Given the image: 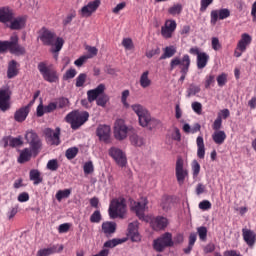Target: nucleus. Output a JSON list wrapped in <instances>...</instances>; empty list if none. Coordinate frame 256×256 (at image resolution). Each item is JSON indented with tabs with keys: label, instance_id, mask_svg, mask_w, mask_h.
Masks as SVG:
<instances>
[{
	"label": "nucleus",
	"instance_id": "f257e3e1",
	"mask_svg": "<svg viewBox=\"0 0 256 256\" xmlns=\"http://www.w3.org/2000/svg\"><path fill=\"white\" fill-rule=\"evenodd\" d=\"M25 139L30 145V148H24L20 152L18 163H27L28 161H31V157H33V155L34 157H37L43 147L41 138H39V135L36 134L34 130H28L25 134Z\"/></svg>",
	"mask_w": 256,
	"mask_h": 256
},
{
	"label": "nucleus",
	"instance_id": "f03ea898",
	"mask_svg": "<svg viewBox=\"0 0 256 256\" xmlns=\"http://www.w3.org/2000/svg\"><path fill=\"white\" fill-rule=\"evenodd\" d=\"M39 39L43 45L52 47V53H59V51L63 49V45H65V40H63V38L57 37L55 32L45 27L40 30Z\"/></svg>",
	"mask_w": 256,
	"mask_h": 256
},
{
	"label": "nucleus",
	"instance_id": "7ed1b4c3",
	"mask_svg": "<svg viewBox=\"0 0 256 256\" xmlns=\"http://www.w3.org/2000/svg\"><path fill=\"white\" fill-rule=\"evenodd\" d=\"M64 121L70 125L73 131H77L83 127L86 121H89V112L73 110L65 116Z\"/></svg>",
	"mask_w": 256,
	"mask_h": 256
},
{
	"label": "nucleus",
	"instance_id": "20e7f679",
	"mask_svg": "<svg viewBox=\"0 0 256 256\" xmlns=\"http://www.w3.org/2000/svg\"><path fill=\"white\" fill-rule=\"evenodd\" d=\"M177 67H179L181 73L179 81L184 82L189 73V67H191V56H189V54H184L182 58L177 56L174 57L170 61V71H174Z\"/></svg>",
	"mask_w": 256,
	"mask_h": 256
},
{
	"label": "nucleus",
	"instance_id": "39448f33",
	"mask_svg": "<svg viewBox=\"0 0 256 256\" xmlns=\"http://www.w3.org/2000/svg\"><path fill=\"white\" fill-rule=\"evenodd\" d=\"M9 51L12 55H23L25 47L19 44V36L13 34L9 41H0V53H7Z\"/></svg>",
	"mask_w": 256,
	"mask_h": 256
},
{
	"label": "nucleus",
	"instance_id": "423d86ee",
	"mask_svg": "<svg viewBox=\"0 0 256 256\" xmlns=\"http://www.w3.org/2000/svg\"><path fill=\"white\" fill-rule=\"evenodd\" d=\"M126 211L127 204H125V198H115L110 202L108 209L110 219H117V217L123 219Z\"/></svg>",
	"mask_w": 256,
	"mask_h": 256
},
{
	"label": "nucleus",
	"instance_id": "0eeeda50",
	"mask_svg": "<svg viewBox=\"0 0 256 256\" xmlns=\"http://www.w3.org/2000/svg\"><path fill=\"white\" fill-rule=\"evenodd\" d=\"M38 71L40 75H42L44 81H47L48 83H57L59 81L57 70L50 68L45 62H40L38 64Z\"/></svg>",
	"mask_w": 256,
	"mask_h": 256
},
{
	"label": "nucleus",
	"instance_id": "6e6552de",
	"mask_svg": "<svg viewBox=\"0 0 256 256\" xmlns=\"http://www.w3.org/2000/svg\"><path fill=\"white\" fill-rule=\"evenodd\" d=\"M153 247L158 253H163L167 247H173V234L165 232L159 238L154 240Z\"/></svg>",
	"mask_w": 256,
	"mask_h": 256
},
{
	"label": "nucleus",
	"instance_id": "1a4fd4ad",
	"mask_svg": "<svg viewBox=\"0 0 256 256\" xmlns=\"http://www.w3.org/2000/svg\"><path fill=\"white\" fill-rule=\"evenodd\" d=\"M129 131H131V127L125 124L124 119L120 118L115 121L113 133H114V138L117 141H125V138L127 137V135H129Z\"/></svg>",
	"mask_w": 256,
	"mask_h": 256
},
{
	"label": "nucleus",
	"instance_id": "9d476101",
	"mask_svg": "<svg viewBox=\"0 0 256 256\" xmlns=\"http://www.w3.org/2000/svg\"><path fill=\"white\" fill-rule=\"evenodd\" d=\"M132 110L138 116L141 127H147L149 123L153 121L151 119V114L149 113L147 108L143 107V105L134 104L132 105Z\"/></svg>",
	"mask_w": 256,
	"mask_h": 256
},
{
	"label": "nucleus",
	"instance_id": "9b49d317",
	"mask_svg": "<svg viewBox=\"0 0 256 256\" xmlns=\"http://www.w3.org/2000/svg\"><path fill=\"white\" fill-rule=\"evenodd\" d=\"M175 175L178 185H183L187 177H189V170L185 168V162L181 157L176 160Z\"/></svg>",
	"mask_w": 256,
	"mask_h": 256
},
{
	"label": "nucleus",
	"instance_id": "f8f14e48",
	"mask_svg": "<svg viewBox=\"0 0 256 256\" xmlns=\"http://www.w3.org/2000/svg\"><path fill=\"white\" fill-rule=\"evenodd\" d=\"M11 88L8 86L0 89V111H9L11 109Z\"/></svg>",
	"mask_w": 256,
	"mask_h": 256
},
{
	"label": "nucleus",
	"instance_id": "ddd939ff",
	"mask_svg": "<svg viewBox=\"0 0 256 256\" xmlns=\"http://www.w3.org/2000/svg\"><path fill=\"white\" fill-rule=\"evenodd\" d=\"M108 155L114 159L115 163L119 167H125L127 165V156L125 155V152L123 150L117 148V147H111L108 150Z\"/></svg>",
	"mask_w": 256,
	"mask_h": 256
},
{
	"label": "nucleus",
	"instance_id": "4468645a",
	"mask_svg": "<svg viewBox=\"0 0 256 256\" xmlns=\"http://www.w3.org/2000/svg\"><path fill=\"white\" fill-rule=\"evenodd\" d=\"M8 23L7 27L8 29H11V31H21V29H25V27H27V16L21 15L15 17L14 14Z\"/></svg>",
	"mask_w": 256,
	"mask_h": 256
},
{
	"label": "nucleus",
	"instance_id": "2eb2a0df",
	"mask_svg": "<svg viewBox=\"0 0 256 256\" xmlns=\"http://www.w3.org/2000/svg\"><path fill=\"white\" fill-rule=\"evenodd\" d=\"M45 136L49 144L54 145V146H59L61 145V128L56 127L55 130L51 128H47L45 130Z\"/></svg>",
	"mask_w": 256,
	"mask_h": 256
},
{
	"label": "nucleus",
	"instance_id": "dca6fc26",
	"mask_svg": "<svg viewBox=\"0 0 256 256\" xmlns=\"http://www.w3.org/2000/svg\"><path fill=\"white\" fill-rule=\"evenodd\" d=\"M231 17V11L227 8L212 10L210 13V24L217 25V21H223Z\"/></svg>",
	"mask_w": 256,
	"mask_h": 256
},
{
	"label": "nucleus",
	"instance_id": "f3484780",
	"mask_svg": "<svg viewBox=\"0 0 256 256\" xmlns=\"http://www.w3.org/2000/svg\"><path fill=\"white\" fill-rule=\"evenodd\" d=\"M96 135L102 143H111V126L99 125L96 130Z\"/></svg>",
	"mask_w": 256,
	"mask_h": 256
},
{
	"label": "nucleus",
	"instance_id": "a211bd4d",
	"mask_svg": "<svg viewBox=\"0 0 256 256\" xmlns=\"http://www.w3.org/2000/svg\"><path fill=\"white\" fill-rule=\"evenodd\" d=\"M148 203L149 202L147 201V198H144L141 201L134 202L132 204V211L136 213V215L141 221H145V209H147Z\"/></svg>",
	"mask_w": 256,
	"mask_h": 256
},
{
	"label": "nucleus",
	"instance_id": "6ab92c4d",
	"mask_svg": "<svg viewBox=\"0 0 256 256\" xmlns=\"http://www.w3.org/2000/svg\"><path fill=\"white\" fill-rule=\"evenodd\" d=\"M31 105L32 103L30 102L28 105L16 110L14 113V121L17 123H23V121H25L29 116V113H31Z\"/></svg>",
	"mask_w": 256,
	"mask_h": 256
},
{
	"label": "nucleus",
	"instance_id": "aec40b11",
	"mask_svg": "<svg viewBox=\"0 0 256 256\" xmlns=\"http://www.w3.org/2000/svg\"><path fill=\"white\" fill-rule=\"evenodd\" d=\"M128 237H130L131 241L137 243L141 241V235H139V222L134 221L128 225Z\"/></svg>",
	"mask_w": 256,
	"mask_h": 256
},
{
	"label": "nucleus",
	"instance_id": "412c9836",
	"mask_svg": "<svg viewBox=\"0 0 256 256\" xmlns=\"http://www.w3.org/2000/svg\"><path fill=\"white\" fill-rule=\"evenodd\" d=\"M99 5H101V1L94 0L92 2H89L88 5L82 7L80 10V13L82 17H89L92 15V13H95L97 9H99Z\"/></svg>",
	"mask_w": 256,
	"mask_h": 256
},
{
	"label": "nucleus",
	"instance_id": "4be33fe9",
	"mask_svg": "<svg viewBox=\"0 0 256 256\" xmlns=\"http://www.w3.org/2000/svg\"><path fill=\"white\" fill-rule=\"evenodd\" d=\"M105 93V85L99 84L95 89L88 90L87 91V97L89 103H93V101H97L99 99L100 95H103Z\"/></svg>",
	"mask_w": 256,
	"mask_h": 256
},
{
	"label": "nucleus",
	"instance_id": "5701e85b",
	"mask_svg": "<svg viewBox=\"0 0 256 256\" xmlns=\"http://www.w3.org/2000/svg\"><path fill=\"white\" fill-rule=\"evenodd\" d=\"M252 41L253 38H251V35L244 33L241 35V39L238 41L236 49L241 51V53H245L247 51V47L251 45Z\"/></svg>",
	"mask_w": 256,
	"mask_h": 256
},
{
	"label": "nucleus",
	"instance_id": "b1692460",
	"mask_svg": "<svg viewBox=\"0 0 256 256\" xmlns=\"http://www.w3.org/2000/svg\"><path fill=\"white\" fill-rule=\"evenodd\" d=\"M242 237L248 247H253L256 243V234L253 230L243 228Z\"/></svg>",
	"mask_w": 256,
	"mask_h": 256
},
{
	"label": "nucleus",
	"instance_id": "393cba45",
	"mask_svg": "<svg viewBox=\"0 0 256 256\" xmlns=\"http://www.w3.org/2000/svg\"><path fill=\"white\" fill-rule=\"evenodd\" d=\"M169 225V220L163 216H158L152 221V227L154 231H162V229L167 228Z\"/></svg>",
	"mask_w": 256,
	"mask_h": 256
},
{
	"label": "nucleus",
	"instance_id": "a878e982",
	"mask_svg": "<svg viewBox=\"0 0 256 256\" xmlns=\"http://www.w3.org/2000/svg\"><path fill=\"white\" fill-rule=\"evenodd\" d=\"M13 15V10H11L9 7L0 8V23L7 25V23L13 19Z\"/></svg>",
	"mask_w": 256,
	"mask_h": 256
},
{
	"label": "nucleus",
	"instance_id": "bb28decb",
	"mask_svg": "<svg viewBox=\"0 0 256 256\" xmlns=\"http://www.w3.org/2000/svg\"><path fill=\"white\" fill-rule=\"evenodd\" d=\"M61 251H63V245H60L59 248H57L56 245H53L49 248L38 250L36 256H50L55 255V253H61Z\"/></svg>",
	"mask_w": 256,
	"mask_h": 256
},
{
	"label": "nucleus",
	"instance_id": "cd10ccee",
	"mask_svg": "<svg viewBox=\"0 0 256 256\" xmlns=\"http://www.w3.org/2000/svg\"><path fill=\"white\" fill-rule=\"evenodd\" d=\"M19 75V63L15 60H11L8 63L7 77L8 79H13Z\"/></svg>",
	"mask_w": 256,
	"mask_h": 256
},
{
	"label": "nucleus",
	"instance_id": "c85d7f7f",
	"mask_svg": "<svg viewBox=\"0 0 256 256\" xmlns=\"http://www.w3.org/2000/svg\"><path fill=\"white\" fill-rule=\"evenodd\" d=\"M102 231L106 235V237H109V235H113V233H115V231H117V223L103 222L102 223Z\"/></svg>",
	"mask_w": 256,
	"mask_h": 256
},
{
	"label": "nucleus",
	"instance_id": "c756f323",
	"mask_svg": "<svg viewBox=\"0 0 256 256\" xmlns=\"http://www.w3.org/2000/svg\"><path fill=\"white\" fill-rule=\"evenodd\" d=\"M207 63H209V54L202 52L196 58L197 69H205L207 67Z\"/></svg>",
	"mask_w": 256,
	"mask_h": 256
},
{
	"label": "nucleus",
	"instance_id": "7c9ffc66",
	"mask_svg": "<svg viewBox=\"0 0 256 256\" xmlns=\"http://www.w3.org/2000/svg\"><path fill=\"white\" fill-rule=\"evenodd\" d=\"M197 149V157L199 159H205V141L203 140V136H198L196 139Z\"/></svg>",
	"mask_w": 256,
	"mask_h": 256
},
{
	"label": "nucleus",
	"instance_id": "2f4dec72",
	"mask_svg": "<svg viewBox=\"0 0 256 256\" xmlns=\"http://www.w3.org/2000/svg\"><path fill=\"white\" fill-rule=\"evenodd\" d=\"M212 139L216 145H223L225 143V139H227V134H225V131H215L212 134Z\"/></svg>",
	"mask_w": 256,
	"mask_h": 256
},
{
	"label": "nucleus",
	"instance_id": "473e14b6",
	"mask_svg": "<svg viewBox=\"0 0 256 256\" xmlns=\"http://www.w3.org/2000/svg\"><path fill=\"white\" fill-rule=\"evenodd\" d=\"M30 181H33V185H39L43 183V177H41V172L37 169L30 170L29 173Z\"/></svg>",
	"mask_w": 256,
	"mask_h": 256
},
{
	"label": "nucleus",
	"instance_id": "72a5a7b5",
	"mask_svg": "<svg viewBox=\"0 0 256 256\" xmlns=\"http://www.w3.org/2000/svg\"><path fill=\"white\" fill-rule=\"evenodd\" d=\"M139 83L142 89H147V87H151L152 81L149 78V70H146L141 74Z\"/></svg>",
	"mask_w": 256,
	"mask_h": 256
},
{
	"label": "nucleus",
	"instance_id": "f704fd0d",
	"mask_svg": "<svg viewBox=\"0 0 256 256\" xmlns=\"http://www.w3.org/2000/svg\"><path fill=\"white\" fill-rule=\"evenodd\" d=\"M177 53V48L175 46H167L164 48V53L160 56L159 60L163 61L165 59H171Z\"/></svg>",
	"mask_w": 256,
	"mask_h": 256
},
{
	"label": "nucleus",
	"instance_id": "c9c22d12",
	"mask_svg": "<svg viewBox=\"0 0 256 256\" xmlns=\"http://www.w3.org/2000/svg\"><path fill=\"white\" fill-rule=\"evenodd\" d=\"M55 103L57 105V109H67V107L71 105V103L69 102V99L65 97H60L56 99Z\"/></svg>",
	"mask_w": 256,
	"mask_h": 256
},
{
	"label": "nucleus",
	"instance_id": "e433bc0d",
	"mask_svg": "<svg viewBox=\"0 0 256 256\" xmlns=\"http://www.w3.org/2000/svg\"><path fill=\"white\" fill-rule=\"evenodd\" d=\"M191 167H192V177L193 179H197V177H199V173H201V165L197 160H193Z\"/></svg>",
	"mask_w": 256,
	"mask_h": 256
},
{
	"label": "nucleus",
	"instance_id": "4c0bfd02",
	"mask_svg": "<svg viewBox=\"0 0 256 256\" xmlns=\"http://www.w3.org/2000/svg\"><path fill=\"white\" fill-rule=\"evenodd\" d=\"M121 243H125V240H121V239H112V240H108L104 243V247L107 249H113V247H117V245H121Z\"/></svg>",
	"mask_w": 256,
	"mask_h": 256
},
{
	"label": "nucleus",
	"instance_id": "58836bf2",
	"mask_svg": "<svg viewBox=\"0 0 256 256\" xmlns=\"http://www.w3.org/2000/svg\"><path fill=\"white\" fill-rule=\"evenodd\" d=\"M130 142L132 143V145H134V147H143V145L145 144L143 138L135 134L130 137Z\"/></svg>",
	"mask_w": 256,
	"mask_h": 256
},
{
	"label": "nucleus",
	"instance_id": "ea45409f",
	"mask_svg": "<svg viewBox=\"0 0 256 256\" xmlns=\"http://www.w3.org/2000/svg\"><path fill=\"white\" fill-rule=\"evenodd\" d=\"M215 85V75L209 74L205 77L204 87L205 89H211Z\"/></svg>",
	"mask_w": 256,
	"mask_h": 256
},
{
	"label": "nucleus",
	"instance_id": "a19ab883",
	"mask_svg": "<svg viewBox=\"0 0 256 256\" xmlns=\"http://www.w3.org/2000/svg\"><path fill=\"white\" fill-rule=\"evenodd\" d=\"M78 153H79V148L71 147L66 150L65 156L67 159L71 160V159H75Z\"/></svg>",
	"mask_w": 256,
	"mask_h": 256
},
{
	"label": "nucleus",
	"instance_id": "79ce46f5",
	"mask_svg": "<svg viewBox=\"0 0 256 256\" xmlns=\"http://www.w3.org/2000/svg\"><path fill=\"white\" fill-rule=\"evenodd\" d=\"M87 82V74L85 73H80L77 77H76V87H84L85 83Z\"/></svg>",
	"mask_w": 256,
	"mask_h": 256
},
{
	"label": "nucleus",
	"instance_id": "37998d69",
	"mask_svg": "<svg viewBox=\"0 0 256 256\" xmlns=\"http://www.w3.org/2000/svg\"><path fill=\"white\" fill-rule=\"evenodd\" d=\"M69 195H71L70 189L59 190L56 193V199H57V201H61L63 199H67V197H69Z\"/></svg>",
	"mask_w": 256,
	"mask_h": 256
},
{
	"label": "nucleus",
	"instance_id": "c03bdc74",
	"mask_svg": "<svg viewBox=\"0 0 256 256\" xmlns=\"http://www.w3.org/2000/svg\"><path fill=\"white\" fill-rule=\"evenodd\" d=\"M173 33H175V31L171 30L170 28L165 26L161 27V35L164 37V39H171L173 37Z\"/></svg>",
	"mask_w": 256,
	"mask_h": 256
},
{
	"label": "nucleus",
	"instance_id": "a18cd8bd",
	"mask_svg": "<svg viewBox=\"0 0 256 256\" xmlns=\"http://www.w3.org/2000/svg\"><path fill=\"white\" fill-rule=\"evenodd\" d=\"M197 233L200 241H207V227L205 226L198 227Z\"/></svg>",
	"mask_w": 256,
	"mask_h": 256
},
{
	"label": "nucleus",
	"instance_id": "49530a36",
	"mask_svg": "<svg viewBox=\"0 0 256 256\" xmlns=\"http://www.w3.org/2000/svg\"><path fill=\"white\" fill-rule=\"evenodd\" d=\"M21 145H23V140H22L21 136L16 137V138L10 137V139H9L10 147H21Z\"/></svg>",
	"mask_w": 256,
	"mask_h": 256
},
{
	"label": "nucleus",
	"instance_id": "de8ad7c7",
	"mask_svg": "<svg viewBox=\"0 0 256 256\" xmlns=\"http://www.w3.org/2000/svg\"><path fill=\"white\" fill-rule=\"evenodd\" d=\"M201 92V88L195 84H191L189 88L187 89V97H191L193 95H196L197 93Z\"/></svg>",
	"mask_w": 256,
	"mask_h": 256
},
{
	"label": "nucleus",
	"instance_id": "09e8293b",
	"mask_svg": "<svg viewBox=\"0 0 256 256\" xmlns=\"http://www.w3.org/2000/svg\"><path fill=\"white\" fill-rule=\"evenodd\" d=\"M76 75H77V70L71 68L65 72L62 79L63 81H69V79H74Z\"/></svg>",
	"mask_w": 256,
	"mask_h": 256
},
{
	"label": "nucleus",
	"instance_id": "8fccbe9b",
	"mask_svg": "<svg viewBox=\"0 0 256 256\" xmlns=\"http://www.w3.org/2000/svg\"><path fill=\"white\" fill-rule=\"evenodd\" d=\"M75 17H77V13L75 11H71L62 21L64 27H67V25H71V21H73Z\"/></svg>",
	"mask_w": 256,
	"mask_h": 256
},
{
	"label": "nucleus",
	"instance_id": "3c124183",
	"mask_svg": "<svg viewBox=\"0 0 256 256\" xmlns=\"http://www.w3.org/2000/svg\"><path fill=\"white\" fill-rule=\"evenodd\" d=\"M218 87H225V85H227V74L226 73H222L220 75H218V77L216 78Z\"/></svg>",
	"mask_w": 256,
	"mask_h": 256
},
{
	"label": "nucleus",
	"instance_id": "603ef678",
	"mask_svg": "<svg viewBox=\"0 0 256 256\" xmlns=\"http://www.w3.org/2000/svg\"><path fill=\"white\" fill-rule=\"evenodd\" d=\"M85 175H91L95 171V167L93 166V162L88 161L84 164L83 167Z\"/></svg>",
	"mask_w": 256,
	"mask_h": 256
},
{
	"label": "nucleus",
	"instance_id": "864d4df0",
	"mask_svg": "<svg viewBox=\"0 0 256 256\" xmlns=\"http://www.w3.org/2000/svg\"><path fill=\"white\" fill-rule=\"evenodd\" d=\"M47 169H49V171H57V169H59V161H57V159L49 160Z\"/></svg>",
	"mask_w": 256,
	"mask_h": 256
},
{
	"label": "nucleus",
	"instance_id": "5fc2aeb1",
	"mask_svg": "<svg viewBox=\"0 0 256 256\" xmlns=\"http://www.w3.org/2000/svg\"><path fill=\"white\" fill-rule=\"evenodd\" d=\"M160 54H161V48L157 47L155 49L146 51L145 56L147 57V59H153L155 55H160Z\"/></svg>",
	"mask_w": 256,
	"mask_h": 256
},
{
	"label": "nucleus",
	"instance_id": "6e6d98bb",
	"mask_svg": "<svg viewBox=\"0 0 256 256\" xmlns=\"http://www.w3.org/2000/svg\"><path fill=\"white\" fill-rule=\"evenodd\" d=\"M214 0H200V13H205Z\"/></svg>",
	"mask_w": 256,
	"mask_h": 256
},
{
	"label": "nucleus",
	"instance_id": "4d7b16f0",
	"mask_svg": "<svg viewBox=\"0 0 256 256\" xmlns=\"http://www.w3.org/2000/svg\"><path fill=\"white\" fill-rule=\"evenodd\" d=\"M172 241H173V247H175V245H181V243L185 241V236L182 233H178L174 236Z\"/></svg>",
	"mask_w": 256,
	"mask_h": 256
},
{
	"label": "nucleus",
	"instance_id": "13d9d810",
	"mask_svg": "<svg viewBox=\"0 0 256 256\" xmlns=\"http://www.w3.org/2000/svg\"><path fill=\"white\" fill-rule=\"evenodd\" d=\"M90 222L101 223V212L99 210L93 212V214L90 216Z\"/></svg>",
	"mask_w": 256,
	"mask_h": 256
},
{
	"label": "nucleus",
	"instance_id": "bf43d9fd",
	"mask_svg": "<svg viewBox=\"0 0 256 256\" xmlns=\"http://www.w3.org/2000/svg\"><path fill=\"white\" fill-rule=\"evenodd\" d=\"M183 11V6L181 4L174 5L169 9L170 15H179Z\"/></svg>",
	"mask_w": 256,
	"mask_h": 256
},
{
	"label": "nucleus",
	"instance_id": "052dcab7",
	"mask_svg": "<svg viewBox=\"0 0 256 256\" xmlns=\"http://www.w3.org/2000/svg\"><path fill=\"white\" fill-rule=\"evenodd\" d=\"M222 125H223V120L221 119V116H218L212 125V129L214 131H221L219 129H221Z\"/></svg>",
	"mask_w": 256,
	"mask_h": 256
},
{
	"label": "nucleus",
	"instance_id": "680f3d73",
	"mask_svg": "<svg viewBox=\"0 0 256 256\" xmlns=\"http://www.w3.org/2000/svg\"><path fill=\"white\" fill-rule=\"evenodd\" d=\"M192 109H193L194 113H197V115H201V113L203 111V105L200 102H193Z\"/></svg>",
	"mask_w": 256,
	"mask_h": 256
},
{
	"label": "nucleus",
	"instance_id": "e2e57ef3",
	"mask_svg": "<svg viewBox=\"0 0 256 256\" xmlns=\"http://www.w3.org/2000/svg\"><path fill=\"white\" fill-rule=\"evenodd\" d=\"M122 45L125 47L128 51H131L133 49V40L131 38H124L122 40Z\"/></svg>",
	"mask_w": 256,
	"mask_h": 256
},
{
	"label": "nucleus",
	"instance_id": "0e129e2a",
	"mask_svg": "<svg viewBox=\"0 0 256 256\" xmlns=\"http://www.w3.org/2000/svg\"><path fill=\"white\" fill-rule=\"evenodd\" d=\"M108 101H109V98L107 97V95L99 96L98 99L96 100L97 105H99V107H105Z\"/></svg>",
	"mask_w": 256,
	"mask_h": 256
},
{
	"label": "nucleus",
	"instance_id": "69168bd1",
	"mask_svg": "<svg viewBox=\"0 0 256 256\" xmlns=\"http://www.w3.org/2000/svg\"><path fill=\"white\" fill-rule=\"evenodd\" d=\"M199 209L202 211H209L211 209V202L209 200H203L199 203Z\"/></svg>",
	"mask_w": 256,
	"mask_h": 256
},
{
	"label": "nucleus",
	"instance_id": "338daca9",
	"mask_svg": "<svg viewBox=\"0 0 256 256\" xmlns=\"http://www.w3.org/2000/svg\"><path fill=\"white\" fill-rule=\"evenodd\" d=\"M57 109V104L56 102H51L48 105L44 106V111L45 113H53Z\"/></svg>",
	"mask_w": 256,
	"mask_h": 256
},
{
	"label": "nucleus",
	"instance_id": "774afa93",
	"mask_svg": "<svg viewBox=\"0 0 256 256\" xmlns=\"http://www.w3.org/2000/svg\"><path fill=\"white\" fill-rule=\"evenodd\" d=\"M212 49H214V51H219V49H221V43L219 42V38H212Z\"/></svg>",
	"mask_w": 256,
	"mask_h": 256
}]
</instances>
